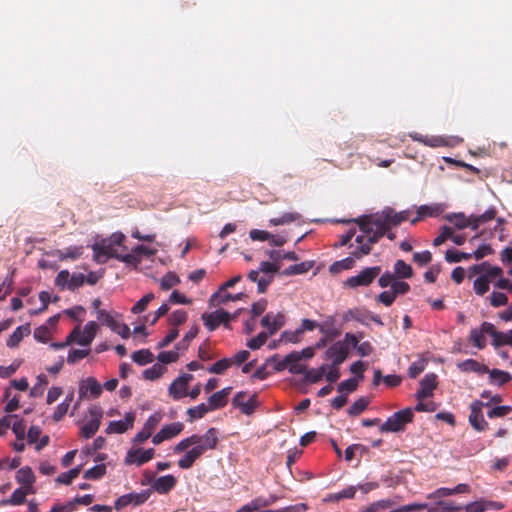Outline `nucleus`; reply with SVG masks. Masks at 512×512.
<instances>
[{"label":"nucleus","instance_id":"nucleus-52","mask_svg":"<svg viewBox=\"0 0 512 512\" xmlns=\"http://www.w3.org/2000/svg\"><path fill=\"white\" fill-rule=\"evenodd\" d=\"M90 353V349H72L68 353L67 362L69 364H75L79 360L87 357Z\"/></svg>","mask_w":512,"mask_h":512},{"label":"nucleus","instance_id":"nucleus-22","mask_svg":"<svg viewBox=\"0 0 512 512\" xmlns=\"http://www.w3.org/2000/svg\"><path fill=\"white\" fill-rule=\"evenodd\" d=\"M244 297V293L230 294L227 293L226 290L219 289L217 292L213 293L209 299L210 307H219L221 305L227 304L229 301H237L241 300Z\"/></svg>","mask_w":512,"mask_h":512},{"label":"nucleus","instance_id":"nucleus-61","mask_svg":"<svg viewBox=\"0 0 512 512\" xmlns=\"http://www.w3.org/2000/svg\"><path fill=\"white\" fill-rule=\"evenodd\" d=\"M447 219L453 222L458 229H463L470 225L469 218H466L462 213L453 214L452 216H448Z\"/></svg>","mask_w":512,"mask_h":512},{"label":"nucleus","instance_id":"nucleus-34","mask_svg":"<svg viewBox=\"0 0 512 512\" xmlns=\"http://www.w3.org/2000/svg\"><path fill=\"white\" fill-rule=\"evenodd\" d=\"M301 215L296 212H288L284 213L279 217H274L269 220L270 225L272 226H280L290 224L292 222L300 220Z\"/></svg>","mask_w":512,"mask_h":512},{"label":"nucleus","instance_id":"nucleus-26","mask_svg":"<svg viewBox=\"0 0 512 512\" xmlns=\"http://www.w3.org/2000/svg\"><path fill=\"white\" fill-rule=\"evenodd\" d=\"M31 493H34L33 487H20L12 493L10 498L1 500L0 505H21L25 502L26 496Z\"/></svg>","mask_w":512,"mask_h":512},{"label":"nucleus","instance_id":"nucleus-40","mask_svg":"<svg viewBox=\"0 0 512 512\" xmlns=\"http://www.w3.org/2000/svg\"><path fill=\"white\" fill-rule=\"evenodd\" d=\"M210 407L206 403H201L195 407H191L187 410V415L189 416V421L192 422L196 419L202 418L206 413H208Z\"/></svg>","mask_w":512,"mask_h":512},{"label":"nucleus","instance_id":"nucleus-48","mask_svg":"<svg viewBox=\"0 0 512 512\" xmlns=\"http://www.w3.org/2000/svg\"><path fill=\"white\" fill-rule=\"evenodd\" d=\"M83 253V247L82 246H75V247H68L63 251L58 252V257L63 259H77L79 258Z\"/></svg>","mask_w":512,"mask_h":512},{"label":"nucleus","instance_id":"nucleus-37","mask_svg":"<svg viewBox=\"0 0 512 512\" xmlns=\"http://www.w3.org/2000/svg\"><path fill=\"white\" fill-rule=\"evenodd\" d=\"M386 210H387V213L389 214L388 218H389L391 227L400 225L402 222L408 220L409 216H410L409 210H403L400 212H395L391 208H386Z\"/></svg>","mask_w":512,"mask_h":512},{"label":"nucleus","instance_id":"nucleus-58","mask_svg":"<svg viewBox=\"0 0 512 512\" xmlns=\"http://www.w3.org/2000/svg\"><path fill=\"white\" fill-rule=\"evenodd\" d=\"M179 358V353L177 350H171V351H164L159 353L157 359L160 362V364H170Z\"/></svg>","mask_w":512,"mask_h":512},{"label":"nucleus","instance_id":"nucleus-15","mask_svg":"<svg viewBox=\"0 0 512 512\" xmlns=\"http://www.w3.org/2000/svg\"><path fill=\"white\" fill-rule=\"evenodd\" d=\"M485 404L479 400H476L470 405L469 423L477 431H484L488 423L483 417L482 408Z\"/></svg>","mask_w":512,"mask_h":512},{"label":"nucleus","instance_id":"nucleus-63","mask_svg":"<svg viewBox=\"0 0 512 512\" xmlns=\"http://www.w3.org/2000/svg\"><path fill=\"white\" fill-rule=\"evenodd\" d=\"M302 332L300 328L295 329L294 331H284L281 334V340L289 343H298L301 340Z\"/></svg>","mask_w":512,"mask_h":512},{"label":"nucleus","instance_id":"nucleus-32","mask_svg":"<svg viewBox=\"0 0 512 512\" xmlns=\"http://www.w3.org/2000/svg\"><path fill=\"white\" fill-rule=\"evenodd\" d=\"M487 331H484V322L480 325L479 328H473L469 334V341L473 343L475 347L478 349H483L486 346L485 335Z\"/></svg>","mask_w":512,"mask_h":512},{"label":"nucleus","instance_id":"nucleus-53","mask_svg":"<svg viewBox=\"0 0 512 512\" xmlns=\"http://www.w3.org/2000/svg\"><path fill=\"white\" fill-rule=\"evenodd\" d=\"M187 320V312L183 309H178L170 314L169 316V324L177 327L178 325L183 324Z\"/></svg>","mask_w":512,"mask_h":512},{"label":"nucleus","instance_id":"nucleus-23","mask_svg":"<svg viewBox=\"0 0 512 512\" xmlns=\"http://www.w3.org/2000/svg\"><path fill=\"white\" fill-rule=\"evenodd\" d=\"M345 339L348 341L349 348L353 347L361 357H366L372 354L373 346L369 341L359 342L357 335L352 333H346Z\"/></svg>","mask_w":512,"mask_h":512},{"label":"nucleus","instance_id":"nucleus-28","mask_svg":"<svg viewBox=\"0 0 512 512\" xmlns=\"http://www.w3.org/2000/svg\"><path fill=\"white\" fill-rule=\"evenodd\" d=\"M484 331H487V334L492 337V345L495 347H499L502 345H507V335L506 332H499L495 329V326L490 322H484Z\"/></svg>","mask_w":512,"mask_h":512},{"label":"nucleus","instance_id":"nucleus-31","mask_svg":"<svg viewBox=\"0 0 512 512\" xmlns=\"http://www.w3.org/2000/svg\"><path fill=\"white\" fill-rule=\"evenodd\" d=\"M318 329L330 340H333L339 335V331L335 328V319L332 316L327 317L323 323H318Z\"/></svg>","mask_w":512,"mask_h":512},{"label":"nucleus","instance_id":"nucleus-39","mask_svg":"<svg viewBox=\"0 0 512 512\" xmlns=\"http://www.w3.org/2000/svg\"><path fill=\"white\" fill-rule=\"evenodd\" d=\"M166 372V367L160 363H156L150 368L144 370L143 377L147 380H156Z\"/></svg>","mask_w":512,"mask_h":512},{"label":"nucleus","instance_id":"nucleus-51","mask_svg":"<svg viewBox=\"0 0 512 512\" xmlns=\"http://www.w3.org/2000/svg\"><path fill=\"white\" fill-rule=\"evenodd\" d=\"M233 363V360L230 358H223L215 362L211 367H209L208 371L210 373L222 374L225 370H227Z\"/></svg>","mask_w":512,"mask_h":512},{"label":"nucleus","instance_id":"nucleus-16","mask_svg":"<svg viewBox=\"0 0 512 512\" xmlns=\"http://www.w3.org/2000/svg\"><path fill=\"white\" fill-rule=\"evenodd\" d=\"M184 429V424L181 422H173L168 425H164L161 430L152 437V442L154 445H159L165 440H169L178 434H180Z\"/></svg>","mask_w":512,"mask_h":512},{"label":"nucleus","instance_id":"nucleus-14","mask_svg":"<svg viewBox=\"0 0 512 512\" xmlns=\"http://www.w3.org/2000/svg\"><path fill=\"white\" fill-rule=\"evenodd\" d=\"M98 328V324L94 321L88 322L83 330L79 326L75 327L73 330H78V334L74 338V343L89 347L95 338Z\"/></svg>","mask_w":512,"mask_h":512},{"label":"nucleus","instance_id":"nucleus-20","mask_svg":"<svg viewBox=\"0 0 512 512\" xmlns=\"http://www.w3.org/2000/svg\"><path fill=\"white\" fill-rule=\"evenodd\" d=\"M135 420V413L134 412H128L125 414V417L123 420L118 421H111L107 427L106 432L108 434H121L126 432L127 430L131 429L133 427V423Z\"/></svg>","mask_w":512,"mask_h":512},{"label":"nucleus","instance_id":"nucleus-18","mask_svg":"<svg viewBox=\"0 0 512 512\" xmlns=\"http://www.w3.org/2000/svg\"><path fill=\"white\" fill-rule=\"evenodd\" d=\"M154 449L149 448L146 450L143 449H131L127 452L125 457V464L131 465L135 464L137 466H141L144 463L150 461L154 457Z\"/></svg>","mask_w":512,"mask_h":512},{"label":"nucleus","instance_id":"nucleus-1","mask_svg":"<svg viewBox=\"0 0 512 512\" xmlns=\"http://www.w3.org/2000/svg\"><path fill=\"white\" fill-rule=\"evenodd\" d=\"M389 214L384 209L373 216H362L355 222L359 225L361 234L356 236V248L352 251L354 258L360 259L368 255L371 251V245L377 243L383 235L391 228Z\"/></svg>","mask_w":512,"mask_h":512},{"label":"nucleus","instance_id":"nucleus-2","mask_svg":"<svg viewBox=\"0 0 512 512\" xmlns=\"http://www.w3.org/2000/svg\"><path fill=\"white\" fill-rule=\"evenodd\" d=\"M218 444V431L216 428H209L203 435L193 434L182 439L174 447V453L184 455L178 460L181 469H190L197 459L208 450H213Z\"/></svg>","mask_w":512,"mask_h":512},{"label":"nucleus","instance_id":"nucleus-3","mask_svg":"<svg viewBox=\"0 0 512 512\" xmlns=\"http://www.w3.org/2000/svg\"><path fill=\"white\" fill-rule=\"evenodd\" d=\"M470 274H478L473 281V291L478 296H484L490 289V284L499 290L512 292V278H504L503 270L489 262H482L469 268Z\"/></svg>","mask_w":512,"mask_h":512},{"label":"nucleus","instance_id":"nucleus-56","mask_svg":"<svg viewBox=\"0 0 512 512\" xmlns=\"http://www.w3.org/2000/svg\"><path fill=\"white\" fill-rule=\"evenodd\" d=\"M180 282L179 277L174 273H167L160 282V286L163 290H169Z\"/></svg>","mask_w":512,"mask_h":512},{"label":"nucleus","instance_id":"nucleus-62","mask_svg":"<svg viewBox=\"0 0 512 512\" xmlns=\"http://www.w3.org/2000/svg\"><path fill=\"white\" fill-rule=\"evenodd\" d=\"M162 420V414L161 413H154L152 414L148 419L147 421L145 422L143 428L146 430V431H149L150 434L152 435L154 429L158 426V424L161 422Z\"/></svg>","mask_w":512,"mask_h":512},{"label":"nucleus","instance_id":"nucleus-41","mask_svg":"<svg viewBox=\"0 0 512 512\" xmlns=\"http://www.w3.org/2000/svg\"><path fill=\"white\" fill-rule=\"evenodd\" d=\"M155 299V295L153 293H147L140 300H138L135 305L131 308V312L133 314H140L144 312L149 303Z\"/></svg>","mask_w":512,"mask_h":512},{"label":"nucleus","instance_id":"nucleus-7","mask_svg":"<svg viewBox=\"0 0 512 512\" xmlns=\"http://www.w3.org/2000/svg\"><path fill=\"white\" fill-rule=\"evenodd\" d=\"M241 311L242 309H238L235 313L230 314L224 310H215L211 313H204L202 315V319L206 328L209 331H213L220 324H223L225 327H229V321L236 319Z\"/></svg>","mask_w":512,"mask_h":512},{"label":"nucleus","instance_id":"nucleus-24","mask_svg":"<svg viewBox=\"0 0 512 512\" xmlns=\"http://www.w3.org/2000/svg\"><path fill=\"white\" fill-rule=\"evenodd\" d=\"M176 483L177 479L171 474L160 476L152 483L151 490L159 494H167L175 487Z\"/></svg>","mask_w":512,"mask_h":512},{"label":"nucleus","instance_id":"nucleus-11","mask_svg":"<svg viewBox=\"0 0 512 512\" xmlns=\"http://www.w3.org/2000/svg\"><path fill=\"white\" fill-rule=\"evenodd\" d=\"M88 412L90 419L81 427V436L85 439H89L96 434L102 419V410L100 407L93 406L89 408Z\"/></svg>","mask_w":512,"mask_h":512},{"label":"nucleus","instance_id":"nucleus-50","mask_svg":"<svg viewBox=\"0 0 512 512\" xmlns=\"http://www.w3.org/2000/svg\"><path fill=\"white\" fill-rule=\"evenodd\" d=\"M268 256L273 261H280V260L297 261L299 259L298 255L293 251L281 253L280 251L271 250L268 252Z\"/></svg>","mask_w":512,"mask_h":512},{"label":"nucleus","instance_id":"nucleus-27","mask_svg":"<svg viewBox=\"0 0 512 512\" xmlns=\"http://www.w3.org/2000/svg\"><path fill=\"white\" fill-rule=\"evenodd\" d=\"M457 368L461 372H465V373L475 372L478 374H485V373L489 372V368L486 365H484L474 359H466L464 361L457 363Z\"/></svg>","mask_w":512,"mask_h":512},{"label":"nucleus","instance_id":"nucleus-42","mask_svg":"<svg viewBox=\"0 0 512 512\" xmlns=\"http://www.w3.org/2000/svg\"><path fill=\"white\" fill-rule=\"evenodd\" d=\"M413 140L424 143L425 145L431 146V147H439L443 146L445 144V141L442 137L436 136V137H424L418 134L410 135Z\"/></svg>","mask_w":512,"mask_h":512},{"label":"nucleus","instance_id":"nucleus-47","mask_svg":"<svg viewBox=\"0 0 512 512\" xmlns=\"http://www.w3.org/2000/svg\"><path fill=\"white\" fill-rule=\"evenodd\" d=\"M471 257V253L459 252L457 250H447L445 253V259L449 263H457L462 260L470 259Z\"/></svg>","mask_w":512,"mask_h":512},{"label":"nucleus","instance_id":"nucleus-46","mask_svg":"<svg viewBox=\"0 0 512 512\" xmlns=\"http://www.w3.org/2000/svg\"><path fill=\"white\" fill-rule=\"evenodd\" d=\"M489 303L492 307L505 306L508 303V297L501 291H493L488 297Z\"/></svg>","mask_w":512,"mask_h":512},{"label":"nucleus","instance_id":"nucleus-8","mask_svg":"<svg viewBox=\"0 0 512 512\" xmlns=\"http://www.w3.org/2000/svg\"><path fill=\"white\" fill-rule=\"evenodd\" d=\"M349 344L348 341L344 338L343 340L337 341L332 344L325 352V357L327 360H330L331 365L342 364L349 355Z\"/></svg>","mask_w":512,"mask_h":512},{"label":"nucleus","instance_id":"nucleus-4","mask_svg":"<svg viewBox=\"0 0 512 512\" xmlns=\"http://www.w3.org/2000/svg\"><path fill=\"white\" fill-rule=\"evenodd\" d=\"M125 235L115 232L110 237L96 242L93 246V258L97 263H105L109 258H117L120 252L127 251L123 242Z\"/></svg>","mask_w":512,"mask_h":512},{"label":"nucleus","instance_id":"nucleus-43","mask_svg":"<svg viewBox=\"0 0 512 512\" xmlns=\"http://www.w3.org/2000/svg\"><path fill=\"white\" fill-rule=\"evenodd\" d=\"M491 381H496L498 385H503L512 379L510 373L499 369H492L487 372Z\"/></svg>","mask_w":512,"mask_h":512},{"label":"nucleus","instance_id":"nucleus-54","mask_svg":"<svg viewBox=\"0 0 512 512\" xmlns=\"http://www.w3.org/2000/svg\"><path fill=\"white\" fill-rule=\"evenodd\" d=\"M358 382L359 381L356 378H350V379L344 380L338 385V391L340 393L347 395L348 393H351L357 389Z\"/></svg>","mask_w":512,"mask_h":512},{"label":"nucleus","instance_id":"nucleus-33","mask_svg":"<svg viewBox=\"0 0 512 512\" xmlns=\"http://www.w3.org/2000/svg\"><path fill=\"white\" fill-rule=\"evenodd\" d=\"M16 480L22 487H33L35 477L32 469L28 466L20 468L16 473Z\"/></svg>","mask_w":512,"mask_h":512},{"label":"nucleus","instance_id":"nucleus-5","mask_svg":"<svg viewBox=\"0 0 512 512\" xmlns=\"http://www.w3.org/2000/svg\"><path fill=\"white\" fill-rule=\"evenodd\" d=\"M381 270L380 266L367 267L357 275L347 278L344 286L348 288L367 287L381 274Z\"/></svg>","mask_w":512,"mask_h":512},{"label":"nucleus","instance_id":"nucleus-19","mask_svg":"<svg viewBox=\"0 0 512 512\" xmlns=\"http://www.w3.org/2000/svg\"><path fill=\"white\" fill-rule=\"evenodd\" d=\"M445 209L446 205L444 203L421 205L417 208L416 217L411 220V224H415L426 217H437L443 213Z\"/></svg>","mask_w":512,"mask_h":512},{"label":"nucleus","instance_id":"nucleus-30","mask_svg":"<svg viewBox=\"0 0 512 512\" xmlns=\"http://www.w3.org/2000/svg\"><path fill=\"white\" fill-rule=\"evenodd\" d=\"M29 334H30V327L28 324L19 326L9 336L6 344L9 348H16V347H18L20 342L23 340V338L25 336H28Z\"/></svg>","mask_w":512,"mask_h":512},{"label":"nucleus","instance_id":"nucleus-35","mask_svg":"<svg viewBox=\"0 0 512 512\" xmlns=\"http://www.w3.org/2000/svg\"><path fill=\"white\" fill-rule=\"evenodd\" d=\"M314 263L312 261H304L299 264L291 265L287 267L284 271V275H298L307 273L312 267Z\"/></svg>","mask_w":512,"mask_h":512},{"label":"nucleus","instance_id":"nucleus-57","mask_svg":"<svg viewBox=\"0 0 512 512\" xmlns=\"http://www.w3.org/2000/svg\"><path fill=\"white\" fill-rule=\"evenodd\" d=\"M368 406V401L365 398H359L356 400L348 409V413L351 416H357L361 414Z\"/></svg>","mask_w":512,"mask_h":512},{"label":"nucleus","instance_id":"nucleus-55","mask_svg":"<svg viewBox=\"0 0 512 512\" xmlns=\"http://www.w3.org/2000/svg\"><path fill=\"white\" fill-rule=\"evenodd\" d=\"M268 336L269 334L266 333V332H260L257 336L251 338L248 342H247V346L252 349V350H256V349H259L261 346H263L267 339H268Z\"/></svg>","mask_w":512,"mask_h":512},{"label":"nucleus","instance_id":"nucleus-13","mask_svg":"<svg viewBox=\"0 0 512 512\" xmlns=\"http://www.w3.org/2000/svg\"><path fill=\"white\" fill-rule=\"evenodd\" d=\"M247 396V393L244 391L238 392L233 397L232 404L233 406L240 408L243 414L251 415L258 405V401L255 394L248 398Z\"/></svg>","mask_w":512,"mask_h":512},{"label":"nucleus","instance_id":"nucleus-36","mask_svg":"<svg viewBox=\"0 0 512 512\" xmlns=\"http://www.w3.org/2000/svg\"><path fill=\"white\" fill-rule=\"evenodd\" d=\"M396 278H411L413 275L412 267L403 260H397L394 264V273Z\"/></svg>","mask_w":512,"mask_h":512},{"label":"nucleus","instance_id":"nucleus-45","mask_svg":"<svg viewBox=\"0 0 512 512\" xmlns=\"http://www.w3.org/2000/svg\"><path fill=\"white\" fill-rule=\"evenodd\" d=\"M116 259L125 263L126 265L133 267H137L142 261V259L138 257V255L133 252V250L130 253L120 252Z\"/></svg>","mask_w":512,"mask_h":512},{"label":"nucleus","instance_id":"nucleus-29","mask_svg":"<svg viewBox=\"0 0 512 512\" xmlns=\"http://www.w3.org/2000/svg\"><path fill=\"white\" fill-rule=\"evenodd\" d=\"M301 355L297 352L285 356V362L288 363V370L292 374H304L306 367L300 363Z\"/></svg>","mask_w":512,"mask_h":512},{"label":"nucleus","instance_id":"nucleus-25","mask_svg":"<svg viewBox=\"0 0 512 512\" xmlns=\"http://www.w3.org/2000/svg\"><path fill=\"white\" fill-rule=\"evenodd\" d=\"M232 387H225L220 391L212 394L208 399V406L210 410H216L224 407L228 402V396L230 395Z\"/></svg>","mask_w":512,"mask_h":512},{"label":"nucleus","instance_id":"nucleus-38","mask_svg":"<svg viewBox=\"0 0 512 512\" xmlns=\"http://www.w3.org/2000/svg\"><path fill=\"white\" fill-rule=\"evenodd\" d=\"M326 370L327 365L325 364L321 365L316 369H306L304 372L305 380L309 383H317L322 379V377L326 373Z\"/></svg>","mask_w":512,"mask_h":512},{"label":"nucleus","instance_id":"nucleus-49","mask_svg":"<svg viewBox=\"0 0 512 512\" xmlns=\"http://www.w3.org/2000/svg\"><path fill=\"white\" fill-rule=\"evenodd\" d=\"M132 359L140 365H145L153 361V354L147 350H139L132 354Z\"/></svg>","mask_w":512,"mask_h":512},{"label":"nucleus","instance_id":"nucleus-10","mask_svg":"<svg viewBox=\"0 0 512 512\" xmlns=\"http://www.w3.org/2000/svg\"><path fill=\"white\" fill-rule=\"evenodd\" d=\"M193 378V375L189 373H184L178 376L176 379H174L168 388L169 396L174 400H180L188 396V385L193 380Z\"/></svg>","mask_w":512,"mask_h":512},{"label":"nucleus","instance_id":"nucleus-9","mask_svg":"<svg viewBox=\"0 0 512 512\" xmlns=\"http://www.w3.org/2000/svg\"><path fill=\"white\" fill-rule=\"evenodd\" d=\"M152 494L151 489H144L140 492H131L120 496L114 504L116 510H121L128 505H141L145 503Z\"/></svg>","mask_w":512,"mask_h":512},{"label":"nucleus","instance_id":"nucleus-44","mask_svg":"<svg viewBox=\"0 0 512 512\" xmlns=\"http://www.w3.org/2000/svg\"><path fill=\"white\" fill-rule=\"evenodd\" d=\"M106 473V466L105 464H98L94 467L86 470L84 472L83 477L88 480H97L101 477H103Z\"/></svg>","mask_w":512,"mask_h":512},{"label":"nucleus","instance_id":"nucleus-59","mask_svg":"<svg viewBox=\"0 0 512 512\" xmlns=\"http://www.w3.org/2000/svg\"><path fill=\"white\" fill-rule=\"evenodd\" d=\"M453 236V228L449 226H443L441 233L433 240L434 246L442 245L447 239H451Z\"/></svg>","mask_w":512,"mask_h":512},{"label":"nucleus","instance_id":"nucleus-17","mask_svg":"<svg viewBox=\"0 0 512 512\" xmlns=\"http://www.w3.org/2000/svg\"><path fill=\"white\" fill-rule=\"evenodd\" d=\"M286 322V317L282 312L278 313H267L261 319V325L268 330L269 335H274L278 330H280Z\"/></svg>","mask_w":512,"mask_h":512},{"label":"nucleus","instance_id":"nucleus-60","mask_svg":"<svg viewBox=\"0 0 512 512\" xmlns=\"http://www.w3.org/2000/svg\"><path fill=\"white\" fill-rule=\"evenodd\" d=\"M33 336L37 341L47 343L51 338V332L48 327L40 326L34 330Z\"/></svg>","mask_w":512,"mask_h":512},{"label":"nucleus","instance_id":"nucleus-21","mask_svg":"<svg viewBox=\"0 0 512 512\" xmlns=\"http://www.w3.org/2000/svg\"><path fill=\"white\" fill-rule=\"evenodd\" d=\"M436 387V375L432 373L426 374L420 382V389L416 393L417 400L422 401L423 399L432 396Z\"/></svg>","mask_w":512,"mask_h":512},{"label":"nucleus","instance_id":"nucleus-64","mask_svg":"<svg viewBox=\"0 0 512 512\" xmlns=\"http://www.w3.org/2000/svg\"><path fill=\"white\" fill-rule=\"evenodd\" d=\"M491 501H476L470 504H467L465 510L467 512H484L488 509V505H491Z\"/></svg>","mask_w":512,"mask_h":512},{"label":"nucleus","instance_id":"nucleus-6","mask_svg":"<svg viewBox=\"0 0 512 512\" xmlns=\"http://www.w3.org/2000/svg\"><path fill=\"white\" fill-rule=\"evenodd\" d=\"M413 413L410 408L403 409L390 416L380 427L381 432H399L412 421Z\"/></svg>","mask_w":512,"mask_h":512},{"label":"nucleus","instance_id":"nucleus-12","mask_svg":"<svg viewBox=\"0 0 512 512\" xmlns=\"http://www.w3.org/2000/svg\"><path fill=\"white\" fill-rule=\"evenodd\" d=\"M103 387L94 377H87L79 382V399L98 398L102 393Z\"/></svg>","mask_w":512,"mask_h":512}]
</instances>
